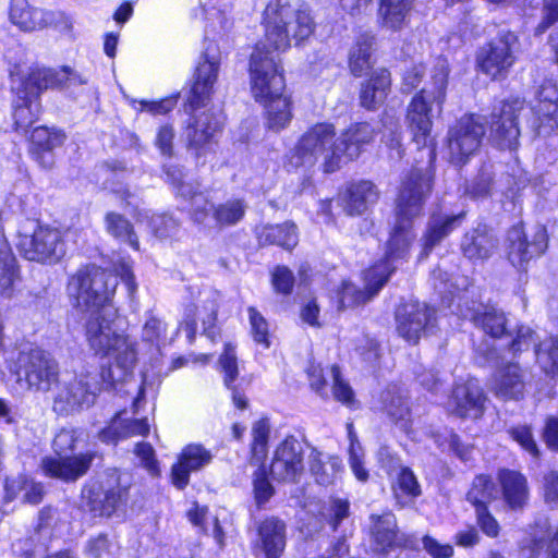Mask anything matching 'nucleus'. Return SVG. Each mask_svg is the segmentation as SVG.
Returning <instances> with one entry per match:
<instances>
[{
    "label": "nucleus",
    "instance_id": "obj_1",
    "mask_svg": "<svg viewBox=\"0 0 558 558\" xmlns=\"http://www.w3.org/2000/svg\"><path fill=\"white\" fill-rule=\"evenodd\" d=\"M116 274L95 265L81 268L70 280L69 290L76 298L77 307L85 313V335L95 354L109 359V366L102 364L86 368L68 383H63L54 398L52 409L58 415L66 416L95 404L104 386L112 387L124 381L136 362L134 342L113 327L117 311L111 299L118 286V278L124 284L133 301L137 284L131 265L121 260L114 267Z\"/></svg>",
    "mask_w": 558,
    "mask_h": 558
},
{
    "label": "nucleus",
    "instance_id": "obj_24",
    "mask_svg": "<svg viewBox=\"0 0 558 558\" xmlns=\"http://www.w3.org/2000/svg\"><path fill=\"white\" fill-rule=\"evenodd\" d=\"M369 532L377 551L387 553L390 549L405 545L404 536L399 534L397 519L392 512L373 513L369 515Z\"/></svg>",
    "mask_w": 558,
    "mask_h": 558
},
{
    "label": "nucleus",
    "instance_id": "obj_45",
    "mask_svg": "<svg viewBox=\"0 0 558 558\" xmlns=\"http://www.w3.org/2000/svg\"><path fill=\"white\" fill-rule=\"evenodd\" d=\"M497 494L496 485L493 480L487 475H477L473 480L472 487L466 494V500L473 505L474 508L487 506Z\"/></svg>",
    "mask_w": 558,
    "mask_h": 558
},
{
    "label": "nucleus",
    "instance_id": "obj_40",
    "mask_svg": "<svg viewBox=\"0 0 558 558\" xmlns=\"http://www.w3.org/2000/svg\"><path fill=\"white\" fill-rule=\"evenodd\" d=\"M247 203L242 198H230L215 207L214 220L218 227H231L243 220Z\"/></svg>",
    "mask_w": 558,
    "mask_h": 558
},
{
    "label": "nucleus",
    "instance_id": "obj_2",
    "mask_svg": "<svg viewBox=\"0 0 558 558\" xmlns=\"http://www.w3.org/2000/svg\"><path fill=\"white\" fill-rule=\"evenodd\" d=\"M263 25L265 38L255 46L250 60L252 93L266 108L268 128L279 132L292 119L291 102L283 95L286 82L280 53L292 40L298 46L310 38L315 22L304 3L270 0L263 13Z\"/></svg>",
    "mask_w": 558,
    "mask_h": 558
},
{
    "label": "nucleus",
    "instance_id": "obj_30",
    "mask_svg": "<svg viewBox=\"0 0 558 558\" xmlns=\"http://www.w3.org/2000/svg\"><path fill=\"white\" fill-rule=\"evenodd\" d=\"M498 480L506 505L514 511L523 509L529 499L526 478L520 472L504 469L499 471Z\"/></svg>",
    "mask_w": 558,
    "mask_h": 558
},
{
    "label": "nucleus",
    "instance_id": "obj_51",
    "mask_svg": "<svg viewBox=\"0 0 558 558\" xmlns=\"http://www.w3.org/2000/svg\"><path fill=\"white\" fill-rule=\"evenodd\" d=\"M250 331L255 343L259 344L263 349L270 348V333L269 324L267 319L255 307L247 308Z\"/></svg>",
    "mask_w": 558,
    "mask_h": 558
},
{
    "label": "nucleus",
    "instance_id": "obj_39",
    "mask_svg": "<svg viewBox=\"0 0 558 558\" xmlns=\"http://www.w3.org/2000/svg\"><path fill=\"white\" fill-rule=\"evenodd\" d=\"M182 198L191 202V217L197 225H205L210 214L214 215L215 207L208 195L201 191L199 184L184 185L181 189Z\"/></svg>",
    "mask_w": 558,
    "mask_h": 558
},
{
    "label": "nucleus",
    "instance_id": "obj_52",
    "mask_svg": "<svg viewBox=\"0 0 558 558\" xmlns=\"http://www.w3.org/2000/svg\"><path fill=\"white\" fill-rule=\"evenodd\" d=\"M118 549L117 544L105 533L90 537L85 545L88 558H117Z\"/></svg>",
    "mask_w": 558,
    "mask_h": 558
},
{
    "label": "nucleus",
    "instance_id": "obj_26",
    "mask_svg": "<svg viewBox=\"0 0 558 558\" xmlns=\"http://www.w3.org/2000/svg\"><path fill=\"white\" fill-rule=\"evenodd\" d=\"M64 133L56 129L37 126L31 134V154L33 158L45 169H49L54 163L52 150L63 144Z\"/></svg>",
    "mask_w": 558,
    "mask_h": 558
},
{
    "label": "nucleus",
    "instance_id": "obj_9",
    "mask_svg": "<svg viewBox=\"0 0 558 558\" xmlns=\"http://www.w3.org/2000/svg\"><path fill=\"white\" fill-rule=\"evenodd\" d=\"M81 435L80 429L72 427L61 428L56 434L52 448L58 458L46 457L41 461V468L47 475L69 482L77 480L89 470L96 453L68 456L75 449Z\"/></svg>",
    "mask_w": 558,
    "mask_h": 558
},
{
    "label": "nucleus",
    "instance_id": "obj_25",
    "mask_svg": "<svg viewBox=\"0 0 558 558\" xmlns=\"http://www.w3.org/2000/svg\"><path fill=\"white\" fill-rule=\"evenodd\" d=\"M123 414L124 412H118L108 425L98 432L99 441L117 446L121 440L134 436H146L149 433L147 418H123Z\"/></svg>",
    "mask_w": 558,
    "mask_h": 558
},
{
    "label": "nucleus",
    "instance_id": "obj_47",
    "mask_svg": "<svg viewBox=\"0 0 558 558\" xmlns=\"http://www.w3.org/2000/svg\"><path fill=\"white\" fill-rule=\"evenodd\" d=\"M185 133L189 143V149L194 151L197 159L211 150L215 136L217 134L216 132L201 130L191 123H187Z\"/></svg>",
    "mask_w": 558,
    "mask_h": 558
},
{
    "label": "nucleus",
    "instance_id": "obj_64",
    "mask_svg": "<svg viewBox=\"0 0 558 558\" xmlns=\"http://www.w3.org/2000/svg\"><path fill=\"white\" fill-rule=\"evenodd\" d=\"M543 19L536 27V34H543L558 22V0H543Z\"/></svg>",
    "mask_w": 558,
    "mask_h": 558
},
{
    "label": "nucleus",
    "instance_id": "obj_5",
    "mask_svg": "<svg viewBox=\"0 0 558 558\" xmlns=\"http://www.w3.org/2000/svg\"><path fill=\"white\" fill-rule=\"evenodd\" d=\"M220 69V50L214 43H206L204 51L199 56L194 75L193 84L187 97L184 110L190 114L187 123L204 131L218 133L222 125L220 114L211 110L197 113L199 109L207 107L210 101L214 85L218 78Z\"/></svg>",
    "mask_w": 558,
    "mask_h": 558
},
{
    "label": "nucleus",
    "instance_id": "obj_34",
    "mask_svg": "<svg viewBox=\"0 0 558 558\" xmlns=\"http://www.w3.org/2000/svg\"><path fill=\"white\" fill-rule=\"evenodd\" d=\"M266 558H280L286 547V524L276 518L266 519L258 527Z\"/></svg>",
    "mask_w": 558,
    "mask_h": 558
},
{
    "label": "nucleus",
    "instance_id": "obj_12",
    "mask_svg": "<svg viewBox=\"0 0 558 558\" xmlns=\"http://www.w3.org/2000/svg\"><path fill=\"white\" fill-rule=\"evenodd\" d=\"M518 37L510 31H500L487 45L481 48L477 54V63L481 70L498 78L507 74L514 64Z\"/></svg>",
    "mask_w": 558,
    "mask_h": 558
},
{
    "label": "nucleus",
    "instance_id": "obj_23",
    "mask_svg": "<svg viewBox=\"0 0 558 558\" xmlns=\"http://www.w3.org/2000/svg\"><path fill=\"white\" fill-rule=\"evenodd\" d=\"M9 17L23 32L43 29L56 22L54 12L34 8L27 0H11Z\"/></svg>",
    "mask_w": 558,
    "mask_h": 558
},
{
    "label": "nucleus",
    "instance_id": "obj_29",
    "mask_svg": "<svg viewBox=\"0 0 558 558\" xmlns=\"http://www.w3.org/2000/svg\"><path fill=\"white\" fill-rule=\"evenodd\" d=\"M390 87V72L384 68L375 70L371 77L362 84L360 92L361 106L367 110H376L385 102Z\"/></svg>",
    "mask_w": 558,
    "mask_h": 558
},
{
    "label": "nucleus",
    "instance_id": "obj_33",
    "mask_svg": "<svg viewBox=\"0 0 558 558\" xmlns=\"http://www.w3.org/2000/svg\"><path fill=\"white\" fill-rule=\"evenodd\" d=\"M256 236L260 245H277L287 251L294 248L299 242L298 227L286 221L279 225H266L256 228Z\"/></svg>",
    "mask_w": 558,
    "mask_h": 558
},
{
    "label": "nucleus",
    "instance_id": "obj_16",
    "mask_svg": "<svg viewBox=\"0 0 558 558\" xmlns=\"http://www.w3.org/2000/svg\"><path fill=\"white\" fill-rule=\"evenodd\" d=\"M129 498V488L116 485L102 489L98 483L87 484L82 489L83 507L93 517H111L124 509Z\"/></svg>",
    "mask_w": 558,
    "mask_h": 558
},
{
    "label": "nucleus",
    "instance_id": "obj_46",
    "mask_svg": "<svg viewBox=\"0 0 558 558\" xmlns=\"http://www.w3.org/2000/svg\"><path fill=\"white\" fill-rule=\"evenodd\" d=\"M536 360L547 375L558 377V338L550 337L539 342Z\"/></svg>",
    "mask_w": 558,
    "mask_h": 558
},
{
    "label": "nucleus",
    "instance_id": "obj_18",
    "mask_svg": "<svg viewBox=\"0 0 558 558\" xmlns=\"http://www.w3.org/2000/svg\"><path fill=\"white\" fill-rule=\"evenodd\" d=\"M486 396L477 379L457 384L448 401L449 411L463 418L476 420L485 410Z\"/></svg>",
    "mask_w": 558,
    "mask_h": 558
},
{
    "label": "nucleus",
    "instance_id": "obj_43",
    "mask_svg": "<svg viewBox=\"0 0 558 558\" xmlns=\"http://www.w3.org/2000/svg\"><path fill=\"white\" fill-rule=\"evenodd\" d=\"M383 136L381 141L390 149V158L401 159L403 149L401 147V126L399 120L388 112H385L381 120Z\"/></svg>",
    "mask_w": 558,
    "mask_h": 558
},
{
    "label": "nucleus",
    "instance_id": "obj_14",
    "mask_svg": "<svg viewBox=\"0 0 558 558\" xmlns=\"http://www.w3.org/2000/svg\"><path fill=\"white\" fill-rule=\"evenodd\" d=\"M435 310L418 301L401 304L396 311L397 331L409 343L416 344L423 335L434 331Z\"/></svg>",
    "mask_w": 558,
    "mask_h": 558
},
{
    "label": "nucleus",
    "instance_id": "obj_48",
    "mask_svg": "<svg viewBox=\"0 0 558 558\" xmlns=\"http://www.w3.org/2000/svg\"><path fill=\"white\" fill-rule=\"evenodd\" d=\"M494 182L492 166L484 163L474 179L466 182L465 194L477 199L489 196Z\"/></svg>",
    "mask_w": 558,
    "mask_h": 558
},
{
    "label": "nucleus",
    "instance_id": "obj_17",
    "mask_svg": "<svg viewBox=\"0 0 558 558\" xmlns=\"http://www.w3.org/2000/svg\"><path fill=\"white\" fill-rule=\"evenodd\" d=\"M304 448L294 436H288L275 450L270 474L278 482L296 483L304 471Z\"/></svg>",
    "mask_w": 558,
    "mask_h": 558
},
{
    "label": "nucleus",
    "instance_id": "obj_31",
    "mask_svg": "<svg viewBox=\"0 0 558 558\" xmlns=\"http://www.w3.org/2000/svg\"><path fill=\"white\" fill-rule=\"evenodd\" d=\"M33 78L39 82L44 89L48 88H70L72 86L85 85L88 83V77L84 74L77 73L70 66H63L59 70L49 68L33 69Z\"/></svg>",
    "mask_w": 558,
    "mask_h": 558
},
{
    "label": "nucleus",
    "instance_id": "obj_38",
    "mask_svg": "<svg viewBox=\"0 0 558 558\" xmlns=\"http://www.w3.org/2000/svg\"><path fill=\"white\" fill-rule=\"evenodd\" d=\"M219 365L225 374V385L228 389L232 391V400L234 405L241 410L246 409V398L232 386L233 381L236 379L239 374L236 355L234 347L232 344H226L225 351L219 357Z\"/></svg>",
    "mask_w": 558,
    "mask_h": 558
},
{
    "label": "nucleus",
    "instance_id": "obj_42",
    "mask_svg": "<svg viewBox=\"0 0 558 558\" xmlns=\"http://www.w3.org/2000/svg\"><path fill=\"white\" fill-rule=\"evenodd\" d=\"M17 277L19 267L12 248L5 240L0 241V289L2 294H9Z\"/></svg>",
    "mask_w": 558,
    "mask_h": 558
},
{
    "label": "nucleus",
    "instance_id": "obj_6",
    "mask_svg": "<svg viewBox=\"0 0 558 558\" xmlns=\"http://www.w3.org/2000/svg\"><path fill=\"white\" fill-rule=\"evenodd\" d=\"M448 76L449 66L447 60L438 59L432 71L430 87H425L417 93L408 106L407 122L413 133V141L416 143L417 148L427 145L432 129L430 102L437 106L438 111H441L446 100Z\"/></svg>",
    "mask_w": 558,
    "mask_h": 558
},
{
    "label": "nucleus",
    "instance_id": "obj_11",
    "mask_svg": "<svg viewBox=\"0 0 558 558\" xmlns=\"http://www.w3.org/2000/svg\"><path fill=\"white\" fill-rule=\"evenodd\" d=\"M486 126L481 116H464L448 131L450 162L457 167L465 165L478 150Z\"/></svg>",
    "mask_w": 558,
    "mask_h": 558
},
{
    "label": "nucleus",
    "instance_id": "obj_53",
    "mask_svg": "<svg viewBox=\"0 0 558 558\" xmlns=\"http://www.w3.org/2000/svg\"><path fill=\"white\" fill-rule=\"evenodd\" d=\"M253 490L255 502L258 508H262L275 494V487L268 480L265 469H258L254 473Z\"/></svg>",
    "mask_w": 558,
    "mask_h": 558
},
{
    "label": "nucleus",
    "instance_id": "obj_54",
    "mask_svg": "<svg viewBox=\"0 0 558 558\" xmlns=\"http://www.w3.org/2000/svg\"><path fill=\"white\" fill-rule=\"evenodd\" d=\"M508 433L526 452L533 458L539 457V449L534 439L532 428L527 425H518L511 427Z\"/></svg>",
    "mask_w": 558,
    "mask_h": 558
},
{
    "label": "nucleus",
    "instance_id": "obj_22",
    "mask_svg": "<svg viewBox=\"0 0 558 558\" xmlns=\"http://www.w3.org/2000/svg\"><path fill=\"white\" fill-rule=\"evenodd\" d=\"M465 211L458 214L433 213L428 219L427 229L423 236V248L420 259L426 258L433 248L462 225Z\"/></svg>",
    "mask_w": 558,
    "mask_h": 558
},
{
    "label": "nucleus",
    "instance_id": "obj_50",
    "mask_svg": "<svg viewBox=\"0 0 558 558\" xmlns=\"http://www.w3.org/2000/svg\"><path fill=\"white\" fill-rule=\"evenodd\" d=\"M436 445L442 451H450L461 461H468L470 459L472 447L464 445L460 437L452 430H446L445 433H438L434 435Z\"/></svg>",
    "mask_w": 558,
    "mask_h": 558
},
{
    "label": "nucleus",
    "instance_id": "obj_27",
    "mask_svg": "<svg viewBox=\"0 0 558 558\" xmlns=\"http://www.w3.org/2000/svg\"><path fill=\"white\" fill-rule=\"evenodd\" d=\"M381 411L402 430L409 432L411 413L404 389L396 384L388 385L380 393Z\"/></svg>",
    "mask_w": 558,
    "mask_h": 558
},
{
    "label": "nucleus",
    "instance_id": "obj_58",
    "mask_svg": "<svg viewBox=\"0 0 558 558\" xmlns=\"http://www.w3.org/2000/svg\"><path fill=\"white\" fill-rule=\"evenodd\" d=\"M149 225L154 234L160 239L173 235L179 228V221L169 214L154 215Z\"/></svg>",
    "mask_w": 558,
    "mask_h": 558
},
{
    "label": "nucleus",
    "instance_id": "obj_21",
    "mask_svg": "<svg viewBox=\"0 0 558 558\" xmlns=\"http://www.w3.org/2000/svg\"><path fill=\"white\" fill-rule=\"evenodd\" d=\"M498 243L493 229L485 223H478L462 236L461 251L470 260H484L494 254Z\"/></svg>",
    "mask_w": 558,
    "mask_h": 558
},
{
    "label": "nucleus",
    "instance_id": "obj_36",
    "mask_svg": "<svg viewBox=\"0 0 558 558\" xmlns=\"http://www.w3.org/2000/svg\"><path fill=\"white\" fill-rule=\"evenodd\" d=\"M377 199V187L371 181H360L348 189L345 211L350 216L362 215Z\"/></svg>",
    "mask_w": 558,
    "mask_h": 558
},
{
    "label": "nucleus",
    "instance_id": "obj_35",
    "mask_svg": "<svg viewBox=\"0 0 558 558\" xmlns=\"http://www.w3.org/2000/svg\"><path fill=\"white\" fill-rule=\"evenodd\" d=\"M414 0H380L378 19L380 25L392 32L400 31L413 8Z\"/></svg>",
    "mask_w": 558,
    "mask_h": 558
},
{
    "label": "nucleus",
    "instance_id": "obj_4",
    "mask_svg": "<svg viewBox=\"0 0 558 558\" xmlns=\"http://www.w3.org/2000/svg\"><path fill=\"white\" fill-rule=\"evenodd\" d=\"M537 104L526 107L520 98L500 101L490 113V135L501 149L515 150L521 134L519 120L526 118L527 126L538 136L558 131V88L545 81L536 93Z\"/></svg>",
    "mask_w": 558,
    "mask_h": 558
},
{
    "label": "nucleus",
    "instance_id": "obj_19",
    "mask_svg": "<svg viewBox=\"0 0 558 558\" xmlns=\"http://www.w3.org/2000/svg\"><path fill=\"white\" fill-rule=\"evenodd\" d=\"M213 459L214 453L202 444L186 445L171 468L172 484L178 489H184L189 485L190 474L202 471L213 462Z\"/></svg>",
    "mask_w": 558,
    "mask_h": 558
},
{
    "label": "nucleus",
    "instance_id": "obj_61",
    "mask_svg": "<svg viewBox=\"0 0 558 558\" xmlns=\"http://www.w3.org/2000/svg\"><path fill=\"white\" fill-rule=\"evenodd\" d=\"M163 172L166 175V181L171 184L173 187L174 193L178 196L182 197L181 189L184 187V185H196L197 183H191L186 182L184 180L185 174L181 167L173 165V163H167L163 166Z\"/></svg>",
    "mask_w": 558,
    "mask_h": 558
},
{
    "label": "nucleus",
    "instance_id": "obj_49",
    "mask_svg": "<svg viewBox=\"0 0 558 558\" xmlns=\"http://www.w3.org/2000/svg\"><path fill=\"white\" fill-rule=\"evenodd\" d=\"M269 434L270 425L267 418H260L253 424L251 451L256 462H263L267 456Z\"/></svg>",
    "mask_w": 558,
    "mask_h": 558
},
{
    "label": "nucleus",
    "instance_id": "obj_10",
    "mask_svg": "<svg viewBox=\"0 0 558 558\" xmlns=\"http://www.w3.org/2000/svg\"><path fill=\"white\" fill-rule=\"evenodd\" d=\"M19 380H25L29 389L48 391L59 379V364L47 351L34 347L19 352L16 363Z\"/></svg>",
    "mask_w": 558,
    "mask_h": 558
},
{
    "label": "nucleus",
    "instance_id": "obj_37",
    "mask_svg": "<svg viewBox=\"0 0 558 558\" xmlns=\"http://www.w3.org/2000/svg\"><path fill=\"white\" fill-rule=\"evenodd\" d=\"M341 470V461L338 457H328L323 459V453L317 449H313L310 454V472L315 482L322 486L333 484L337 474Z\"/></svg>",
    "mask_w": 558,
    "mask_h": 558
},
{
    "label": "nucleus",
    "instance_id": "obj_44",
    "mask_svg": "<svg viewBox=\"0 0 558 558\" xmlns=\"http://www.w3.org/2000/svg\"><path fill=\"white\" fill-rule=\"evenodd\" d=\"M505 337L510 338V341L507 344V351L511 353L513 357L532 348L534 349V355L536 356V350L539 345L538 337L529 326H519L514 333L508 331V335Z\"/></svg>",
    "mask_w": 558,
    "mask_h": 558
},
{
    "label": "nucleus",
    "instance_id": "obj_3",
    "mask_svg": "<svg viewBox=\"0 0 558 558\" xmlns=\"http://www.w3.org/2000/svg\"><path fill=\"white\" fill-rule=\"evenodd\" d=\"M430 191V177L420 169L411 170L403 179L397 197L396 222L385 256L364 272L363 289L349 281L342 282L338 293L340 310L368 302L387 283L398 265L408 259L410 246L415 239L413 221L423 214Z\"/></svg>",
    "mask_w": 558,
    "mask_h": 558
},
{
    "label": "nucleus",
    "instance_id": "obj_41",
    "mask_svg": "<svg viewBox=\"0 0 558 558\" xmlns=\"http://www.w3.org/2000/svg\"><path fill=\"white\" fill-rule=\"evenodd\" d=\"M106 228L120 242L128 244L133 250L140 248L138 239L133 230V226L122 215L108 213L106 216Z\"/></svg>",
    "mask_w": 558,
    "mask_h": 558
},
{
    "label": "nucleus",
    "instance_id": "obj_7",
    "mask_svg": "<svg viewBox=\"0 0 558 558\" xmlns=\"http://www.w3.org/2000/svg\"><path fill=\"white\" fill-rule=\"evenodd\" d=\"M15 246L23 258L43 265H53L66 253L62 232L36 219L21 221Z\"/></svg>",
    "mask_w": 558,
    "mask_h": 558
},
{
    "label": "nucleus",
    "instance_id": "obj_57",
    "mask_svg": "<svg viewBox=\"0 0 558 558\" xmlns=\"http://www.w3.org/2000/svg\"><path fill=\"white\" fill-rule=\"evenodd\" d=\"M398 488L408 497L415 499L422 495L416 475L409 466H401L397 475Z\"/></svg>",
    "mask_w": 558,
    "mask_h": 558
},
{
    "label": "nucleus",
    "instance_id": "obj_13",
    "mask_svg": "<svg viewBox=\"0 0 558 558\" xmlns=\"http://www.w3.org/2000/svg\"><path fill=\"white\" fill-rule=\"evenodd\" d=\"M509 262L518 269H524L527 263L545 253L547 232L545 227L536 226L533 234L527 235L521 223L509 229L506 240Z\"/></svg>",
    "mask_w": 558,
    "mask_h": 558
},
{
    "label": "nucleus",
    "instance_id": "obj_15",
    "mask_svg": "<svg viewBox=\"0 0 558 558\" xmlns=\"http://www.w3.org/2000/svg\"><path fill=\"white\" fill-rule=\"evenodd\" d=\"M33 72L19 81L16 85L12 86V92L16 98L13 101V118L15 130L21 134L26 135L28 128L37 120L40 111L39 96L45 90L35 82Z\"/></svg>",
    "mask_w": 558,
    "mask_h": 558
},
{
    "label": "nucleus",
    "instance_id": "obj_32",
    "mask_svg": "<svg viewBox=\"0 0 558 558\" xmlns=\"http://www.w3.org/2000/svg\"><path fill=\"white\" fill-rule=\"evenodd\" d=\"M375 134V126L367 122H361L350 126L338 137L340 156H347L351 160L357 158L362 147L369 144L374 140Z\"/></svg>",
    "mask_w": 558,
    "mask_h": 558
},
{
    "label": "nucleus",
    "instance_id": "obj_55",
    "mask_svg": "<svg viewBox=\"0 0 558 558\" xmlns=\"http://www.w3.org/2000/svg\"><path fill=\"white\" fill-rule=\"evenodd\" d=\"M167 324L155 315H149L143 326L142 338L144 341L159 345L166 339Z\"/></svg>",
    "mask_w": 558,
    "mask_h": 558
},
{
    "label": "nucleus",
    "instance_id": "obj_20",
    "mask_svg": "<svg viewBox=\"0 0 558 558\" xmlns=\"http://www.w3.org/2000/svg\"><path fill=\"white\" fill-rule=\"evenodd\" d=\"M458 315L464 319L471 320L476 327L481 328L486 335L494 339H501L508 335V320L505 313L494 306H485L478 304L475 307L473 303L472 307L463 310L459 306Z\"/></svg>",
    "mask_w": 558,
    "mask_h": 558
},
{
    "label": "nucleus",
    "instance_id": "obj_63",
    "mask_svg": "<svg viewBox=\"0 0 558 558\" xmlns=\"http://www.w3.org/2000/svg\"><path fill=\"white\" fill-rule=\"evenodd\" d=\"M174 130L171 125L165 124L158 129L155 145L163 156L171 157L173 153Z\"/></svg>",
    "mask_w": 558,
    "mask_h": 558
},
{
    "label": "nucleus",
    "instance_id": "obj_59",
    "mask_svg": "<svg viewBox=\"0 0 558 558\" xmlns=\"http://www.w3.org/2000/svg\"><path fill=\"white\" fill-rule=\"evenodd\" d=\"M294 281V275L287 266H277L271 274V283L277 293L291 294Z\"/></svg>",
    "mask_w": 558,
    "mask_h": 558
},
{
    "label": "nucleus",
    "instance_id": "obj_28",
    "mask_svg": "<svg viewBox=\"0 0 558 558\" xmlns=\"http://www.w3.org/2000/svg\"><path fill=\"white\" fill-rule=\"evenodd\" d=\"M524 375L518 363H508L500 367L494 377L495 395L504 400H519L524 392Z\"/></svg>",
    "mask_w": 558,
    "mask_h": 558
},
{
    "label": "nucleus",
    "instance_id": "obj_56",
    "mask_svg": "<svg viewBox=\"0 0 558 558\" xmlns=\"http://www.w3.org/2000/svg\"><path fill=\"white\" fill-rule=\"evenodd\" d=\"M330 373L333 381L332 392L335 399L348 407L353 405L354 392L350 385L342 379L340 368L337 365H332Z\"/></svg>",
    "mask_w": 558,
    "mask_h": 558
},
{
    "label": "nucleus",
    "instance_id": "obj_62",
    "mask_svg": "<svg viewBox=\"0 0 558 558\" xmlns=\"http://www.w3.org/2000/svg\"><path fill=\"white\" fill-rule=\"evenodd\" d=\"M422 545L432 558H451L454 554V549L450 544H441L429 535H425L422 538Z\"/></svg>",
    "mask_w": 558,
    "mask_h": 558
},
{
    "label": "nucleus",
    "instance_id": "obj_60",
    "mask_svg": "<svg viewBox=\"0 0 558 558\" xmlns=\"http://www.w3.org/2000/svg\"><path fill=\"white\" fill-rule=\"evenodd\" d=\"M476 523L481 531L488 537L495 538L499 535L500 526L496 518L490 513L487 506L475 508Z\"/></svg>",
    "mask_w": 558,
    "mask_h": 558
},
{
    "label": "nucleus",
    "instance_id": "obj_8",
    "mask_svg": "<svg viewBox=\"0 0 558 558\" xmlns=\"http://www.w3.org/2000/svg\"><path fill=\"white\" fill-rule=\"evenodd\" d=\"M336 131L331 123H316L299 140L290 156V165L299 168L313 167L319 158L324 159V171L332 173L340 168V149Z\"/></svg>",
    "mask_w": 558,
    "mask_h": 558
}]
</instances>
